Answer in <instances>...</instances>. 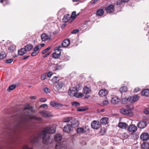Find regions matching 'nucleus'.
Here are the masks:
<instances>
[{"label": "nucleus", "mask_w": 149, "mask_h": 149, "mask_svg": "<svg viewBox=\"0 0 149 149\" xmlns=\"http://www.w3.org/2000/svg\"><path fill=\"white\" fill-rule=\"evenodd\" d=\"M55 132L56 129L53 127L45 128L42 131L39 133L37 136H33L31 140V142L32 143H36L38 141L39 138H42L43 143L47 144L49 142L50 137L49 136L47 135V134H54Z\"/></svg>", "instance_id": "nucleus-1"}, {"label": "nucleus", "mask_w": 149, "mask_h": 149, "mask_svg": "<svg viewBox=\"0 0 149 149\" xmlns=\"http://www.w3.org/2000/svg\"><path fill=\"white\" fill-rule=\"evenodd\" d=\"M50 105L52 107L56 108L57 109H60L63 106L66 107L68 106L66 105H63L62 104L58 102H51L50 103Z\"/></svg>", "instance_id": "nucleus-2"}, {"label": "nucleus", "mask_w": 149, "mask_h": 149, "mask_svg": "<svg viewBox=\"0 0 149 149\" xmlns=\"http://www.w3.org/2000/svg\"><path fill=\"white\" fill-rule=\"evenodd\" d=\"M141 139L143 141H148L149 139V134L147 132H143L141 135Z\"/></svg>", "instance_id": "nucleus-3"}, {"label": "nucleus", "mask_w": 149, "mask_h": 149, "mask_svg": "<svg viewBox=\"0 0 149 149\" xmlns=\"http://www.w3.org/2000/svg\"><path fill=\"white\" fill-rule=\"evenodd\" d=\"M74 123H72L71 125L68 124L65 125L63 128V130L65 132L69 133L70 132L71 130H72V125H73Z\"/></svg>", "instance_id": "nucleus-4"}, {"label": "nucleus", "mask_w": 149, "mask_h": 149, "mask_svg": "<svg viewBox=\"0 0 149 149\" xmlns=\"http://www.w3.org/2000/svg\"><path fill=\"white\" fill-rule=\"evenodd\" d=\"M91 126L94 129H97L100 127V124L99 121L94 120L91 123Z\"/></svg>", "instance_id": "nucleus-5"}, {"label": "nucleus", "mask_w": 149, "mask_h": 149, "mask_svg": "<svg viewBox=\"0 0 149 149\" xmlns=\"http://www.w3.org/2000/svg\"><path fill=\"white\" fill-rule=\"evenodd\" d=\"M130 112L124 108H122L120 110V112L121 114L127 116H130L132 115V113Z\"/></svg>", "instance_id": "nucleus-6"}, {"label": "nucleus", "mask_w": 149, "mask_h": 149, "mask_svg": "<svg viewBox=\"0 0 149 149\" xmlns=\"http://www.w3.org/2000/svg\"><path fill=\"white\" fill-rule=\"evenodd\" d=\"M120 101L119 97L117 96H114L112 97L111 100V102L113 104H117Z\"/></svg>", "instance_id": "nucleus-7"}, {"label": "nucleus", "mask_w": 149, "mask_h": 149, "mask_svg": "<svg viewBox=\"0 0 149 149\" xmlns=\"http://www.w3.org/2000/svg\"><path fill=\"white\" fill-rule=\"evenodd\" d=\"M128 130L130 132L134 133L136 131L137 127L134 125H130L128 127Z\"/></svg>", "instance_id": "nucleus-8"}, {"label": "nucleus", "mask_w": 149, "mask_h": 149, "mask_svg": "<svg viewBox=\"0 0 149 149\" xmlns=\"http://www.w3.org/2000/svg\"><path fill=\"white\" fill-rule=\"evenodd\" d=\"M147 124L146 121H142L138 123L137 126L139 128L143 129L145 128L147 126Z\"/></svg>", "instance_id": "nucleus-9"}, {"label": "nucleus", "mask_w": 149, "mask_h": 149, "mask_svg": "<svg viewBox=\"0 0 149 149\" xmlns=\"http://www.w3.org/2000/svg\"><path fill=\"white\" fill-rule=\"evenodd\" d=\"M40 113L42 116L44 117H49L51 116V113L48 111H40Z\"/></svg>", "instance_id": "nucleus-10"}, {"label": "nucleus", "mask_w": 149, "mask_h": 149, "mask_svg": "<svg viewBox=\"0 0 149 149\" xmlns=\"http://www.w3.org/2000/svg\"><path fill=\"white\" fill-rule=\"evenodd\" d=\"M129 97V102L134 103L139 99V97L137 95H135Z\"/></svg>", "instance_id": "nucleus-11"}, {"label": "nucleus", "mask_w": 149, "mask_h": 149, "mask_svg": "<svg viewBox=\"0 0 149 149\" xmlns=\"http://www.w3.org/2000/svg\"><path fill=\"white\" fill-rule=\"evenodd\" d=\"M70 40L67 38L64 40L62 42L61 45L63 47H66L68 46L70 44Z\"/></svg>", "instance_id": "nucleus-12"}, {"label": "nucleus", "mask_w": 149, "mask_h": 149, "mask_svg": "<svg viewBox=\"0 0 149 149\" xmlns=\"http://www.w3.org/2000/svg\"><path fill=\"white\" fill-rule=\"evenodd\" d=\"M114 6L113 5H110L106 9V12L108 13H111L114 11Z\"/></svg>", "instance_id": "nucleus-13"}, {"label": "nucleus", "mask_w": 149, "mask_h": 149, "mask_svg": "<svg viewBox=\"0 0 149 149\" xmlns=\"http://www.w3.org/2000/svg\"><path fill=\"white\" fill-rule=\"evenodd\" d=\"M99 95L102 97H104L107 95V91L105 89H101L98 93Z\"/></svg>", "instance_id": "nucleus-14"}, {"label": "nucleus", "mask_w": 149, "mask_h": 149, "mask_svg": "<svg viewBox=\"0 0 149 149\" xmlns=\"http://www.w3.org/2000/svg\"><path fill=\"white\" fill-rule=\"evenodd\" d=\"M41 37V40L43 41L48 40H50L51 39V38H49V36L45 33H43L42 34Z\"/></svg>", "instance_id": "nucleus-15"}, {"label": "nucleus", "mask_w": 149, "mask_h": 149, "mask_svg": "<svg viewBox=\"0 0 149 149\" xmlns=\"http://www.w3.org/2000/svg\"><path fill=\"white\" fill-rule=\"evenodd\" d=\"M118 126L121 129H125L127 127L128 125L125 122H121L118 123Z\"/></svg>", "instance_id": "nucleus-16"}, {"label": "nucleus", "mask_w": 149, "mask_h": 149, "mask_svg": "<svg viewBox=\"0 0 149 149\" xmlns=\"http://www.w3.org/2000/svg\"><path fill=\"white\" fill-rule=\"evenodd\" d=\"M91 89L90 88L88 87L87 86H85L84 87L83 89V93L85 94H88L90 93Z\"/></svg>", "instance_id": "nucleus-17"}, {"label": "nucleus", "mask_w": 149, "mask_h": 149, "mask_svg": "<svg viewBox=\"0 0 149 149\" xmlns=\"http://www.w3.org/2000/svg\"><path fill=\"white\" fill-rule=\"evenodd\" d=\"M64 83L62 81L59 82L55 86L56 88L59 90L64 85Z\"/></svg>", "instance_id": "nucleus-18"}, {"label": "nucleus", "mask_w": 149, "mask_h": 149, "mask_svg": "<svg viewBox=\"0 0 149 149\" xmlns=\"http://www.w3.org/2000/svg\"><path fill=\"white\" fill-rule=\"evenodd\" d=\"M75 91L76 90L75 87H71L69 90L68 94L70 96H72L74 95V93H75Z\"/></svg>", "instance_id": "nucleus-19"}, {"label": "nucleus", "mask_w": 149, "mask_h": 149, "mask_svg": "<svg viewBox=\"0 0 149 149\" xmlns=\"http://www.w3.org/2000/svg\"><path fill=\"white\" fill-rule=\"evenodd\" d=\"M56 149H66L65 145L60 143H57L56 146Z\"/></svg>", "instance_id": "nucleus-20"}, {"label": "nucleus", "mask_w": 149, "mask_h": 149, "mask_svg": "<svg viewBox=\"0 0 149 149\" xmlns=\"http://www.w3.org/2000/svg\"><path fill=\"white\" fill-rule=\"evenodd\" d=\"M71 16L70 14L65 15L62 19L63 21L64 22H68L70 19Z\"/></svg>", "instance_id": "nucleus-21"}, {"label": "nucleus", "mask_w": 149, "mask_h": 149, "mask_svg": "<svg viewBox=\"0 0 149 149\" xmlns=\"http://www.w3.org/2000/svg\"><path fill=\"white\" fill-rule=\"evenodd\" d=\"M76 131L77 133L79 135L82 134H84L85 132L84 128L82 127L78 128Z\"/></svg>", "instance_id": "nucleus-22"}, {"label": "nucleus", "mask_w": 149, "mask_h": 149, "mask_svg": "<svg viewBox=\"0 0 149 149\" xmlns=\"http://www.w3.org/2000/svg\"><path fill=\"white\" fill-rule=\"evenodd\" d=\"M88 108L87 107L83 106L79 107L77 109V110L78 111H84L88 110Z\"/></svg>", "instance_id": "nucleus-23"}, {"label": "nucleus", "mask_w": 149, "mask_h": 149, "mask_svg": "<svg viewBox=\"0 0 149 149\" xmlns=\"http://www.w3.org/2000/svg\"><path fill=\"white\" fill-rule=\"evenodd\" d=\"M141 94L143 96H149V89H144L141 92Z\"/></svg>", "instance_id": "nucleus-24"}, {"label": "nucleus", "mask_w": 149, "mask_h": 149, "mask_svg": "<svg viewBox=\"0 0 149 149\" xmlns=\"http://www.w3.org/2000/svg\"><path fill=\"white\" fill-rule=\"evenodd\" d=\"M25 49L24 48H21L18 51V54L19 55L22 56L26 53Z\"/></svg>", "instance_id": "nucleus-25"}, {"label": "nucleus", "mask_w": 149, "mask_h": 149, "mask_svg": "<svg viewBox=\"0 0 149 149\" xmlns=\"http://www.w3.org/2000/svg\"><path fill=\"white\" fill-rule=\"evenodd\" d=\"M33 45L30 44H29L25 46L24 48L25 49V50L26 52H27L29 51L32 49L33 48Z\"/></svg>", "instance_id": "nucleus-26"}, {"label": "nucleus", "mask_w": 149, "mask_h": 149, "mask_svg": "<svg viewBox=\"0 0 149 149\" xmlns=\"http://www.w3.org/2000/svg\"><path fill=\"white\" fill-rule=\"evenodd\" d=\"M143 149H149V144L147 142H143L141 145Z\"/></svg>", "instance_id": "nucleus-27"}, {"label": "nucleus", "mask_w": 149, "mask_h": 149, "mask_svg": "<svg viewBox=\"0 0 149 149\" xmlns=\"http://www.w3.org/2000/svg\"><path fill=\"white\" fill-rule=\"evenodd\" d=\"M62 138L61 136L59 134H56L54 136L55 139L58 141H61Z\"/></svg>", "instance_id": "nucleus-28"}, {"label": "nucleus", "mask_w": 149, "mask_h": 149, "mask_svg": "<svg viewBox=\"0 0 149 149\" xmlns=\"http://www.w3.org/2000/svg\"><path fill=\"white\" fill-rule=\"evenodd\" d=\"M104 10L102 9L98 10L96 11V15L98 16H102L104 14Z\"/></svg>", "instance_id": "nucleus-29"}, {"label": "nucleus", "mask_w": 149, "mask_h": 149, "mask_svg": "<svg viewBox=\"0 0 149 149\" xmlns=\"http://www.w3.org/2000/svg\"><path fill=\"white\" fill-rule=\"evenodd\" d=\"M70 57L66 55H64L61 57V59L62 61H65L69 60Z\"/></svg>", "instance_id": "nucleus-30"}, {"label": "nucleus", "mask_w": 149, "mask_h": 149, "mask_svg": "<svg viewBox=\"0 0 149 149\" xmlns=\"http://www.w3.org/2000/svg\"><path fill=\"white\" fill-rule=\"evenodd\" d=\"M73 96L77 98H81L83 97L84 94L83 93H74Z\"/></svg>", "instance_id": "nucleus-31"}, {"label": "nucleus", "mask_w": 149, "mask_h": 149, "mask_svg": "<svg viewBox=\"0 0 149 149\" xmlns=\"http://www.w3.org/2000/svg\"><path fill=\"white\" fill-rule=\"evenodd\" d=\"M121 102L123 104H125L128 102H129V97H125L122 98L121 100Z\"/></svg>", "instance_id": "nucleus-32"}, {"label": "nucleus", "mask_w": 149, "mask_h": 149, "mask_svg": "<svg viewBox=\"0 0 149 149\" xmlns=\"http://www.w3.org/2000/svg\"><path fill=\"white\" fill-rule=\"evenodd\" d=\"M61 54V52H60L59 53H57L55 51L52 54V57L54 58H57L60 56Z\"/></svg>", "instance_id": "nucleus-33"}, {"label": "nucleus", "mask_w": 149, "mask_h": 149, "mask_svg": "<svg viewBox=\"0 0 149 149\" xmlns=\"http://www.w3.org/2000/svg\"><path fill=\"white\" fill-rule=\"evenodd\" d=\"M127 88L126 86H123L120 88L119 89L120 92L121 93H125L127 91Z\"/></svg>", "instance_id": "nucleus-34"}, {"label": "nucleus", "mask_w": 149, "mask_h": 149, "mask_svg": "<svg viewBox=\"0 0 149 149\" xmlns=\"http://www.w3.org/2000/svg\"><path fill=\"white\" fill-rule=\"evenodd\" d=\"M10 52H13L15 50V46L14 45H11L8 48Z\"/></svg>", "instance_id": "nucleus-35"}, {"label": "nucleus", "mask_w": 149, "mask_h": 149, "mask_svg": "<svg viewBox=\"0 0 149 149\" xmlns=\"http://www.w3.org/2000/svg\"><path fill=\"white\" fill-rule=\"evenodd\" d=\"M16 87V85H11L7 89V91L8 92H10L11 91L14 89Z\"/></svg>", "instance_id": "nucleus-36"}, {"label": "nucleus", "mask_w": 149, "mask_h": 149, "mask_svg": "<svg viewBox=\"0 0 149 149\" xmlns=\"http://www.w3.org/2000/svg\"><path fill=\"white\" fill-rule=\"evenodd\" d=\"M62 66L58 64L56 65L54 67V70L56 71L61 69V68Z\"/></svg>", "instance_id": "nucleus-37"}, {"label": "nucleus", "mask_w": 149, "mask_h": 149, "mask_svg": "<svg viewBox=\"0 0 149 149\" xmlns=\"http://www.w3.org/2000/svg\"><path fill=\"white\" fill-rule=\"evenodd\" d=\"M6 56L5 52H2L0 53V59H3Z\"/></svg>", "instance_id": "nucleus-38"}, {"label": "nucleus", "mask_w": 149, "mask_h": 149, "mask_svg": "<svg viewBox=\"0 0 149 149\" xmlns=\"http://www.w3.org/2000/svg\"><path fill=\"white\" fill-rule=\"evenodd\" d=\"M107 118H103L101 119V123H102L105 124L107 123Z\"/></svg>", "instance_id": "nucleus-39"}, {"label": "nucleus", "mask_w": 149, "mask_h": 149, "mask_svg": "<svg viewBox=\"0 0 149 149\" xmlns=\"http://www.w3.org/2000/svg\"><path fill=\"white\" fill-rule=\"evenodd\" d=\"M72 105L73 106L76 107L77 106H79L80 105V104L77 102H73L72 103Z\"/></svg>", "instance_id": "nucleus-40"}, {"label": "nucleus", "mask_w": 149, "mask_h": 149, "mask_svg": "<svg viewBox=\"0 0 149 149\" xmlns=\"http://www.w3.org/2000/svg\"><path fill=\"white\" fill-rule=\"evenodd\" d=\"M77 15H76V12L75 11L73 12L72 13L71 15H70L71 18L72 19H75Z\"/></svg>", "instance_id": "nucleus-41"}, {"label": "nucleus", "mask_w": 149, "mask_h": 149, "mask_svg": "<svg viewBox=\"0 0 149 149\" xmlns=\"http://www.w3.org/2000/svg\"><path fill=\"white\" fill-rule=\"evenodd\" d=\"M58 78L56 77H54L52 79V81L53 83H56L58 81Z\"/></svg>", "instance_id": "nucleus-42"}, {"label": "nucleus", "mask_w": 149, "mask_h": 149, "mask_svg": "<svg viewBox=\"0 0 149 149\" xmlns=\"http://www.w3.org/2000/svg\"><path fill=\"white\" fill-rule=\"evenodd\" d=\"M75 88L76 89V91H78L81 89L82 86L81 85L78 84L76 85Z\"/></svg>", "instance_id": "nucleus-43"}, {"label": "nucleus", "mask_w": 149, "mask_h": 149, "mask_svg": "<svg viewBox=\"0 0 149 149\" xmlns=\"http://www.w3.org/2000/svg\"><path fill=\"white\" fill-rule=\"evenodd\" d=\"M106 131L104 128H101L100 131L99 132V134L101 135L104 134L105 133Z\"/></svg>", "instance_id": "nucleus-44"}, {"label": "nucleus", "mask_w": 149, "mask_h": 149, "mask_svg": "<svg viewBox=\"0 0 149 149\" xmlns=\"http://www.w3.org/2000/svg\"><path fill=\"white\" fill-rule=\"evenodd\" d=\"M72 119L71 117H67L63 120V122H69Z\"/></svg>", "instance_id": "nucleus-45"}, {"label": "nucleus", "mask_w": 149, "mask_h": 149, "mask_svg": "<svg viewBox=\"0 0 149 149\" xmlns=\"http://www.w3.org/2000/svg\"><path fill=\"white\" fill-rule=\"evenodd\" d=\"M144 113L146 114H149V107L146 108L144 109Z\"/></svg>", "instance_id": "nucleus-46"}, {"label": "nucleus", "mask_w": 149, "mask_h": 149, "mask_svg": "<svg viewBox=\"0 0 149 149\" xmlns=\"http://www.w3.org/2000/svg\"><path fill=\"white\" fill-rule=\"evenodd\" d=\"M51 48V47H48L46 49L44 50H43L42 53L43 54H45L46 52H47L49 49H50Z\"/></svg>", "instance_id": "nucleus-47"}, {"label": "nucleus", "mask_w": 149, "mask_h": 149, "mask_svg": "<svg viewBox=\"0 0 149 149\" xmlns=\"http://www.w3.org/2000/svg\"><path fill=\"white\" fill-rule=\"evenodd\" d=\"M62 45L61 46V45H59V46H58L57 47H56V50H57V51H59V52H60V51L61 50H62L61 49V48H62Z\"/></svg>", "instance_id": "nucleus-48"}, {"label": "nucleus", "mask_w": 149, "mask_h": 149, "mask_svg": "<svg viewBox=\"0 0 149 149\" xmlns=\"http://www.w3.org/2000/svg\"><path fill=\"white\" fill-rule=\"evenodd\" d=\"M24 110H30L29 104H26L23 108Z\"/></svg>", "instance_id": "nucleus-49"}, {"label": "nucleus", "mask_w": 149, "mask_h": 149, "mask_svg": "<svg viewBox=\"0 0 149 149\" xmlns=\"http://www.w3.org/2000/svg\"><path fill=\"white\" fill-rule=\"evenodd\" d=\"M32 119H34L38 120H42V118L40 117H38L36 116L33 117L32 118Z\"/></svg>", "instance_id": "nucleus-50"}, {"label": "nucleus", "mask_w": 149, "mask_h": 149, "mask_svg": "<svg viewBox=\"0 0 149 149\" xmlns=\"http://www.w3.org/2000/svg\"><path fill=\"white\" fill-rule=\"evenodd\" d=\"M13 61V59H10L7 60L6 61V63H11Z\"/></svg>", "instance_id": "nucleus-51"}, {"label": "nucleus", "mask_w": 149, "mask_h": 149, "mask_svg": "<svg viewBox=\"0 0 149 149\" xmlns=\"http://www.w3.org/2000/svg\"><path fill=\"white\" fill-rule=\"evenodd\" d=\"M122 136L124 139H127L128 137L127 135L125 133H124L123 134Z\"/></svg>", "instance_id": "nucleus-52"}, {"label": "nucleus", "mask_w": 149, "mask_h": 149, "mask_svg": "<svg viewBox=\"0 0 149 149\" xmlns=\"http://www.w3.org/2000/svg\"><path fill=\"white\" fill-rule=\"evenodd\" d=\"M43 90L45 93H47L49 92V89L47 87H45L44 88Z\"/></svg>", "instance_id": "nucleus-53"}, {"label": "nucleus", "mask_w": 149, "mask_h": 149, "mask_svg": "<svg viewBox=\"0 0 149 149\" xmlns=\"http://www.w3.org/2000/svg\"><path fill=\"white\" fill-rule=\"evenodd\" d=\"M79 31V30L78 29H75L71 32V33L72 34H76V33H77Z\"/></svg>", "instance_id": "nucleus-54"}, {"label": "nucleus", "mask_w": 149, "mask_h": 149, "mask_svg": "<svg viewBox=\"0 0 149 149\" xmlns=\"http://www.w3.org/2000/svg\"><path fill=\"white\" fill-rule=\"evenodd\" d=\"M48 106L46 104H42L41 105H40V107H43L44 108L46 109H47V108Z\"/></svg>", "instance_id": "nucleus-55"}, {"label": "nucleus", "mask_w": 149, "mask_h": 149, "mask_svg": "<svg viewBox=\"0 0 149 149\" xmlns=\"http://www.w3.org/2000/svg\"><path fill=\"white\" fill-rule=\"evenodd\" d=\"M38 52H37V51L33 52L31 53V55L32 56H36L37 54H38Z\"/></svg>", "instance_id": "nucleus-56"}, {"label": "nucleus", "mask_w": 149, "mask_h": 149, "mask_svg": "<svg viewBox=\"0 0 149 149\" xmlns=\"http://www.w3.org/2000/svg\"><path fill=\"white\" fill-rule=\"evenodd\" d=\"M109 103L108 101L107 100H105L103 102V104L104 105H106L108 104Z\"/></svg>", "instance_id": "nucleus-57"}, {"label": "nucleus", "mask_w": 149, "mask_h": 149, "mask_svg": "<svg viewBox=\"0 0 149 149\" xmlns=\"http://www.w3.org/2000/svg\"><path fill=\"white\" fill-rule=\"evenodd\" d=\"M39 48L38 46H36L33 49V51L35 52L37 51V52H38V50Z\"/></svg>", "instance_id": "nucleus-58"}, {"label": "nucleus", "mask_w": 149, "mask_h": 149, "mask_svg": "<svg viewBox=\"0 0 149 149\" xmlns=\"http://www.w3.org/2000/svg\"><path fill=\"white\" fill-rule=\"evenodd\" d=\"M47 100V99L45 98H42L40 99V101L41 102H45Z\"/></svg>", "instance_id": "nucleus-59"}, {"label": "nucleus", "mask_w": 149, "mask_h": 149, "mask_svg": "<svg viewBox=\"0 0 149 149\" xmlns=\"http://www.w3.org/2000/svg\"><path fill=\"white\" fill-rule=\"evenodd\" d=\"M46 77V75L45 74H43L41 77V79L42 80H45Z\"/></svg>", "instance_id": "nucleus-60"}, {"label": "nucleus", "mask_w": 149, "mask_h": 149, "mask_svg": "<svg viewBox=\"0 0 149 149\" xmlns=\"http://www.w3.org/2000/svg\"><path fill=\"white\" fill-rule=\"evenodd\" d=\"M52 75V72H49L47 74V77H50Z\"/></svg>", "instance_id": "nucleus-61"}, {"label": "nucleus", "mask_w": 149, "mask_h": 149, "mask_svg": "<svg viewBox=\"0 0 149 149\" xmlns=\"http://www.w3.org/2000/svg\"><path fill=\"white\" fill-rule=\"evenodd\" d=\"M23 149H33L31 148H29L28 146L27 145L24 146Z\"/></svg>", "instance_id": "nucleus-62"}, {"label": "nucleus", "mask_w": 149, "mask_h": 149, "mask_svg": "<svg viewBox=\"0 0 149 149\" xmlns=\"http://www.w3.org/2000/svg\"><path fill=\"white\" fill-rule=\"evenodd\" d=\"M140 90V89L139 88H135L134 89V92L135 93H137Z\"/></svg>", "instance_id": "nucleus-63"}, {"label": "nucleus", "mask_w": 149, "mask_h": 149, "mask_svg": "<svg viewBox=\"0 0 149 149\" xmlns=\"http://www.w3.org/2000/svg\"><path fill=\"white\" fill-rule=\"evenodd\" d=\"M62 11H65V8H62L60 10L58 11V13H60L61 12H62Z\"/></svg>", "instance_id": "nucleus-64"}]
</instances>
